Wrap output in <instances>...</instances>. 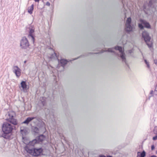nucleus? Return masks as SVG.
<instances>
[{"label":"nucleus","instance_id":"16","mask_svg":"<svg viewBox=\"0 0 157 157\" xmlns=\"http://www.w3.org/2000/svg\"><path fill=\"white\" fill-rule=\"evenodd\" d=\"M37 140L38 141V143L40 142H41L43 141L44 139V136L43 135H41L39 137L37 138Z\"/></svg>","mask_w":157,"mask_h":157},{"label":"nucleus","instance_id":"9","mask_svg":"<svg viewBox=\"0 0 157 157\" xmlns=\"http://www.w3.org/2000/svg\"><path fill=\"white\" fill-rule=\"evenodd\" d=\"M33 120V122L36 124L37 121H38V118L36 117H28L23 122V123L28 124L32 120Z\"/></svg>","mask_w":157,"mask_h":157},{"label":"nucleus","instance_id":"11","mask_svg":"<svg viewBox=\"0 0 157 157\" xmlns=\"http://www.w3.org/2000/svg\"><path fill=\"white\" fill-rule=\"evenodd\" d=\"M48 98L44 97H41L40 98V101L43 106L45 105L46 103V101Z\"/></svg>","mask_w":157,"mask_h":157},{"label":"nucleus","instance_id":"18","mask_svg":"<svg viewBox=\"0 0 157 157\" xmlns=\"http://www.w3.org/2000/svg\"><path fill=\"white\" fill-rule=\"evenodd\" d=\"M144 61L145 64L147 65V67L148 68V69H149L150 68V65L149 64V62L147 61V60L145 59L144 60Z\"/></svg>","mask_w":157,"mask_h":157},{"label":"nucleus","instance_id":"8","mask_svg":"<svg viewBox=\"0 0 157 157\" xmlns=\"http://www.w3.org/2000/svg\"><path fill=\"white\" fill-rule=\"evenodd\" d=\"M131 19L130 17L128 18L126 23L125 30L127 32H130L132 31V27L131 25Z\"/></svg>","mask_w":157,"mask_h":157},{"label":"nucleus","instance_id":"4","mask_svg":"<svg viewBox=\"0 0 157 157\" xmlns=\"http://www.w3.org/2000/svg\"><path fill=\"white\" fill-rule=\"evenodd\" d=\"M25 150L27 152L35 156H37L39 155L43 151L42 149L41 148L29 149L27 147L25 148Z\"/></svg>","mask_w":157,"mask_h":157},{"label":"nucleus","instance_id":"15","mask_svg":"<svg viewBox=\"0 0 157 157\" xmlns=\"http://www.w3.org/2000/svg\"><path fill=\"white\" fill-rule=\"evenodd\" d=\"M21 87L23 88V89H26L27 85H26V82L22 81L21 83Z\"/></svg>","mask_w":157,"mask_h":157},{"label":"nucleus","instance_id":"2","mask_svg":"<svg viewBox=\"0 0 157 157\" xmlns=\"http://www.w3.org/2000/svg\"><path fill=\"white\" fill-rule=\"evenodd\" d=\"M115 49L116 50H118L119 51L120 53V56L122 59L123 61L125 62V63L128 66V65L127 64L126 61V58L125 57V54L124 52V51L123 50V49L121 47L118 46H116L115 47V48H109L106 50V51H107L109 52H114V50Z\"/></svg>","mask_w":157,"mask_h":157},{"label":"nucleus","instance_id":"23","mask_svg":"<svg viewBox=\"0 0 157 157\" xmlns=\"http://www.w3.org/2000/svg\"><path fill=\"white\" fill-rule=\"evenodd\" d=\"M157 139V135H156L155 136L153 137V140H155Z\"/></svg>","mask_w":157,"mask_h":157},{"label":"nucleus","instance_id":"26","mask_svg":"<svg viewBox=\"0 0 157 157\" xmlns=\"http://www.w3.org/2000/svg\"><path fill=\"white\" fill-rule=\"evenodd\" d=\"M24 130H22V129H21V133L22 134L23 133V131Z\"/></svg>","mask_w":157,"mask_h":157},{"label":"nucleus","instance_id":"32","mask_svg":"<svg viewBox=\"0 0 157 157\" xmlns=\"http://www.w3.org/2000/svg\"><path fill=\"white\" fill-rule=\"evenodd\" d=\"M107 157H112V156H111L109 155V156H107Z\"/></svg>","mask_w":157,"mask_h":157},{"label":"nucleus","instance_id":"29","mask_svg":"<svg viewBox=\"0 0 157 157\" xmlns=\"http://www.w3.org/2000/svg\"><path fill=\"white\" fill-rule=\"evenodd\" d=\"M150 157H157L155 155H151Z\"/></svg>","mask_w":157,"mask_h":157},{"label":"nucleus","instance_id":"22","mask_svg":"<svg viewBox=\"0 0 157 157\" xmlns=\"http://www.w3.org/2000/svg\"><path fill=\"white\" fill-rule=\"evenodd\" d=\"M142 153V152H138L137 153V156L136 157H140L141 154Z\"/></svg>","mask_w":157,"mask_h":157},{"label":"nucleus","instance_id":"24","mask_svg":"<svg viewBox=\"0 0 157 157\" xmlns=\"http://www.w3.org/2000/svg\"><path fill=\"white\" fill-rule=\"evenodd\" d=\"M45 4L46 6H49L50 5V3L48 2H47Z\"/></svg>","mask_w":157,"mask_h":157},{"label":"nucleus","instance_id":"20","mask_svg":"<svg viewBox=\"0 0 157 157\" xmlns=\"http://www.w3.org/2000/svg\"><path fill=\"white\" fill-rule=\"evenodd\" d=\"M45 114L46 115H48V114H50V110H49L48 109H45Z\"/></svg>","mask_w":157,"mask_h":157},{"label":"nucleus","instance_id":"13","mask_svg":"<svg viewBox=\"0 0 157 157\" xmlns=\"http://www.w3.org/2000/svg\"><path fill=\"white\" fill-rule=\"evenodd\" d=\"M34 9V5L32 4L30 7L28 8V12L30 14L33 13V11Z\"/></svg>","mask_w":157,"mask_h":157},{"label":"nucleus","instance_id":"17","mask_svg":"<svg viewBox=\"0 0 157 157\" xmlns=\"http://www.w3.org/2000/svg\"><path fill=\"white\" fill-rule=\"evenodd\" d=\"M33 130L34 132L36 133H38L39 132V128L36 127H34L33 128Z\"/></svg>","mask_w":157,"mask_h":157},{"label":"nucleus","instance_id":"12","mask_svg":"<svg viewBox=\"0 0 157 157\" xmlns=\"http://www.w3.org/2000/svg\"><path fill=\"white\" fill-rule=\"evenodd\" d=\"M68 61L66 59H61L59 62L61 64L63 68H64V66L67 63Z\"/></svg>","mask_w":157,"mask_h":157},{"label":"nucleus","instance_id":"21","mask_svg":"<svg viewBox=\"0 0 157 157\" xmlns=\"http://www.w3.org/2000/svg\"><path fill=\"white\" fill-rule=\"evenodd\" d=\"M153 0H150L149 2L148 6L149 7H151L152 5V2Z\"/></svg>","mask_w":157,"mask_h":157},{"label":"nucleus","instance_id":"31","mask_svg":"<svg viewBox=\"0 0 157 157\" xmlns=\"http://www.w3.org/2000/svg\"><path fill=\"white\" fill-rule=\"evenodd\" d=\"M105 52L104 50H102V52Z\"/></svg>","mask_w":157,"mask_h":157},{"label":"nucleus","instance_id":"25","mask_svg":"<svg viewBox=\"0 0 157 157\" xmlns=\"http://www.w3.org/2000/svg\"><path fill=\"white\" fill-rule=\"evenodd\" d=\"M151 150H154L155 149V147L154 145H151Z\"/></svg>","mask_w":157,"mask_h":157},{"label":"nucleus","instance_id":"1","mask_svg":"<svg viewBox=\"0 0 157 157\" xmlns=\"http://www.w3.org/2000/svg\"><path fill=\"white\" fill-rule=\"evenodd\" d=\"M6 116L9 117L6 119L8 122H4L3 124L2 128V133L1 136L6 139H9L13 130L15 128L14 125H17L18 123L17 120L14 118L15 113L14 112H9Z\"/></svg>","mask_w":157,"mask_h":157},{"label":"nucleus","instance_id":"19","mask_svg":"<svg viewBox=\"0 0 157 157\" xmlns=\"http://www.w3.org/2000/svg\"><path fill=\"white\" fill-rule=\"evenodd\" d=\"M146 156V152L145 151H143L142 152L141 154L140 157H145Z\"/></svg>","mask_w":157,"mask_h":157},{"label":"nucleus","instance_id":"30","mask_svg":"<svg viewBox=\"0 0 157 157\" xmlns=\"http://www.w3.org/2000/svg\"><path fill=\"white\" fill-rule=\"evenodd\" d=\"M156 63H157V60H156V62L155 61V63L156 64Z\"/></svg>","mask_w":157,"mask_h":157},{"label":"nucleus","instance_id":"27","mask_svg":"<svg viewBox=\"0 0 157 157\" xmlns=\"http://www.w3.org/2000/svg\"><path fill=\"white\" fill-rule=\"evenodd\" d=\"M100 157H106L105 155H101L100 156Z\"/></svg>","mask_w":157,"mask_h":157},{"label":"nucleus","instance_id":"3","mask_svg":"<svg viewBox=\"0 0 157 157\" xmlns=\"http://www.w3.org/2000/svg\"><path fill=\"white\" fill-rule=\"evenodd\" d=\"M142 36L149 48H152L153 43L151 40V38L149 35V33L146 31H144L142 33Z\"/></svg>","mask_w":157,"mask_h":157},{"label":"nucleus","instance_id":"5","mask_svg":"<svg viewBox=\"0 0 157 157\" xmlns=\"http://www.w3.org/2000/svg\"><path fill=\"white\" fill-rule=\"evenodd\" d=\"M140 21L141 23H139L138 24V26L140 29H143L144 27L147 29H150L151 28V26L149 23L146 21L145 20L140 19Z\"/></svg>","mask_w":157,"mask_h":157},{"label":"nucleus","instance_id":"7","mask_svg":"<svg viewBox=\"0 0 157 157\" xmlns=\"http://www.w3.org/2000/svg\"><path fill=\"white\" fill-rule=\"evenodd\" d=\"M29 34L28 37L30 39L33 43H34L35 41L34 33V28L33 26H31L29 28Z\"/></svg>","mask_w":157,"mask_h":157},{"label":"nucleus","instance_id":"28","mask_svg":"<svg viewBox=\"0 0 157 157\" xmlns=\"http://www.w3.org/2000/svg\"><path fill=\"white\" fill-rule=\"evenodd\" d=\"M34 1L35 2H39L40 0H34Z\"/></svg>","mask_w":157,"mask_h":157},{"label":"nucleus","instance_id":"14","mask_svg":"<svg viewBox=\"0 0 157 157\" xmlns=\"http://www.w3.org/2000/svg\"><path fill=\"white\" fill-rule=\"evenodd\" d=\"M38 143V141L37 140V139H34L32 141H30L29 143V145L32 146H34L36 144Z\"/></svg>","mask_w":157,"mask_h":157},{"label":"nucleus","instance_id":"6","mask_svg":"<svg viewBox=\"0 0 157 157\" xmlns=\"http://www.w3.org/2000/svg\"><path fill=\"white\" fill-rule=\"evenodd\" d=\"M29 45V43L27 38L25 37H23L20 42V46L22 48L26 49Z\"/></svg>","mask_w":157,"mask_h":157},{"label":"nucleus","instance_id":"33","mask_svg":"<svg viewBox=\"0 0 157 157\" xmlns=\"http://www.w3.org/2000/svg\"><path fill=\"white\" fill-rule=\"evenodd\" d=\"M77 59V58H75V59H73V60H74L76 59Z\"/></svg>","mask_w":157,"mask_h":157},{"label":"nucleus","instance_id":"34","mask_svg":"<svg viewBox=\"0 0 157 157\" xmlns=\"http://www.w3.org/2000/svg\"><path fill=\"white\" fill-rule=\"evenodd\" d=\"M25 62H26V61H25L24 62V63H25Z\"/></svg>","mask_w":157,"mask_h":157},{"label":"nucleus","instance_id":"10","mask_svg":"<svg viewBox=\"0 0 157 157\" xmlns=\"http://www.w3.org/2000/svg\"><path fill=\"white\" fill-rule=\"evenodd\" d=\"M13 72L14 73L17 78H19L21 75V70L17 66H14L13 67Z\"/></svg>","mask_w":157,"mask_h":157}]
</instances>
